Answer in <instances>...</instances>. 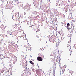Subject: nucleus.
<instances>
[{
    "instance_id": "f257e3e1",
    "label": "nucleus",
    "mask_w": 76,
    "mask_h": 76,
    "mask_svg": "<svg viewBox=\"0 0 76 76\" xmlns=\"http://www.w3.org/2000/svg\"><path fill=\"white\" fill-rule=\"evenodd\" d=\"M37 60L40 61H42V59L41 57H37Z\"/></svg>"
},
{
    "instance_id": "f03ea898",
    "label": "nucleus",
    "mask_w": 76,
    "mask_h": 76,
    "mask_svg": "<svg viewBox=\"0 0 76 76\" xmlns=\"http://www.w3.org/2000/svg\"><path fill=\"white\" fill-rule=\"evenodd\" d=\"M29 50L31 48V45H27L26 46H25Z\"/></svg>"
},
{
    "instance_id": "7ed1b4c3",
    "label": "nucleus",
    "mask_w": 76,
    "mask_h": 76,
    "mask_svg": "<svg viewBox=\"0 0 76 76\" xmlns=\"http://www.w3.org/2000/svg\"><path fill=\"white\" fill-rule=\"evenodd\" d=\"M36 38H37L38 41H39V40H40V37L37 35H36Z\"/></svg>"
},
{
    "instance_id": "20e7f679",
    "label": "nucleus",
    "mask_w": 76,
    "mask_h": 76,
    "mask_svg": "<svg viewBox=\"0 0 76 76\" xmlns=\"http://www.w3.org/2000/svg\"><path fill=\"white\" fill-rule=\"evenodd\" d=\"M72 15H69L68 16V19H72Z\"/></svg>"
},
{
    "instance_id": "39448f33",
    "label": "nucleus",
    "mask_w": 76,
    "mask_h": 76,
    "mask_svg": "<svg viewBox=\"0 0 76 76\" xmlns=\"http://www.w3.org/2000/svg\"><path fill=\"white\" fill-rule=\"evenodd\" d=\"M72 74H73V72L72 71H70L69 72V75H72Z\"/></svg>"
},
{
    "instance_id": "423d86ee",
    "label": "nucleus",
    "mask_w": 76,
    "mask_h": 76,
    "mask_svg": "<svg viewBox=\"0 0 76 76\" xmlns=\"http://www.w3.org/2000/svg\"><path fill=\"white\" fill-rule=\"evenodd\" d=\"M30 29L31 31H35V28L32 27V26H31Z\"/></svg>"
},
{
    "instance_id": "0eeeda50",
    "label": "nucleus",
    "mask_w": 76,
    "mask_h": 76,
    "mask_svg": "<svg viewBox=\"0 0 76 76\" xmlns=\"http://www.w3.org/2000/svg\"><path fill=\"white\" fill-rule=\"evenodd\" d=\"M29 62L31 63V64H32L33 65H34V63L32 62V61H30Z\"/></svg>"
},
{
    "instance_id": "6e6552de",
    "label": "nucleus",
    "mask_w": 76,
    "mask_h": 76,
    "mask_svg": "<svg viewBox=\"0 0 76 76\" xmlns=\"http://www.w3.org/2000/svg\"><path fill=\"white\" fill-rule=\"evenodd\" d=\"M19 6L20 7H23V4L21 3H20Z\"/></svg>"
},
{
    "instance_id": "1a4fd4ad",
    "label": "nucleus",
    "mask_w": 76,
    "mask_h": 76,
    "mask_svg": "<svg viewBox=\"0 0 76 76\" xmlns=\"http://www.w3.org/2000/svg\"><path fill=\"white\" fill-rule=\"evenodd\" d=\"M17 26L16 25H14L13 26V28H15V29L16 28H17Z\"/></svg>"
},
{
    "instance_id": "9d476101",
    "label": "nucleus",
    "mask_w": 76,
    "mask_h": 76,
    "mask_svg": "<svg viewBox=\"0 0 76 76\" xmlns=\"http://www.w3.org/2000/svg\"><path fill=\"white\" fill-rule=\"evenodd\" d=\"M65 71V69H63V70H62L63 73H64V72Z\"/></svg>"
},
{
    "instance_id": "9b49d317",
    "label": "nucleus",
    "mask_w": 76,
    "mask_h": 76,
    "mask_svg": "<svg viewBox=\"0 0 76 76\" xmlns=\"http://www.w3.org/2000/svg\"><path fill=\"white\" fill-rule=\"evenodd\" d=\"M70 26V24H69V23H68L67 24V26Z\"/></svg>"
},
{
    "instance_id": "f8f14e48",
    "label": "nucleus",
    "mask_w": 76,
    "mask_h": 76,
    "mask_svg": "<svg viewBox=\"0 0 76 76\" xmlns=\"http://www.w3.org/2000/svg\"><path fill=\"white\" fill-rule=\"evenodd\" d=\"M74 47H75V49H76V45H75L74 46Z\"/></svg>"
},
{
    "instance_id": "ddd939ff",
    "label": "nucleus",
    "mask_w": 76,
    "mask_h": 76,
    "mask_svg": "<svg viewBox=\"0 0 76 76\" xmlns=\"http://www.w3.org/2000/svg\"><path fill=\"white\" fill-rule=\"evenodd\" d=\"M68 30H69L71 28H70V27H68Z\"/></svg>"
},
{
    "instance_id": "4468645a",
    "label": "nucleus",
    "mask_w": 76,
    "mask_h": 76,
    "mask_svg": "<svg viewBox=\"0 0 76 76\" xmlns=\"http://www.w3.org/2000/svg\"><path fill=\"white\" fill-rule=\"evenodd\" d=\"M57 19H56V18L55 19V22H57Z\"/></svg>"
},
{
    "instance_id": "2eb2a0df",
    "label": "nucleus",
    "mask_w": 76,
    "mask_h": 76,
    "mask_svg": "<svg viewBox=\"0 0 76 76\" xmlns=\"http://www.w3.org/2000/svg\"><path fill=\"white\" fill-rule=\"evenodd\" d=\"M52 70V69H50V71H51Z\"/></svg>"
},
{
    "instance_id": "dca6fc26",
    "label": "nucleus",
    "mask_w": 76,
    "mask_h": 76,
    "mask_svg": "<svg viewBox=\"0 0 76 76\" xmlns=\"http://www.w3.org/2000/svg\"><path fill=\"white\" fill-rule=\"evenodd\" d=\"M68 3H70V1H69H69H68Z\"/></svg>"
},
{
    "instance_id": "f3484780",
    "label": "nucleus",
    "mask_w": 76,
    "mask_h": 76,
    "mask_svg": "<svg viewBox=\"0 0 76 76\" xmlns=\"http://www.w3.org/2000/svg\"><path fill=\"white\" fill-rule=\"evenodd\" d=\"M57 48H58L57 49L58 50V47H57Z\"/></svg>"
},
{
    "instance_id": "a211bd4d",
    "label": "nucleus",
    "mask_w": 76,
    "mask_h": 76,
    "mask_svg": "<svg viewBox=\"0 0 76 76\" xmlns=\"http://www.w3.org/2000/svg\"><path fill=\"white\" fill-rule=\"evenodd\" d=\"M24 14L25 15H26V13L25 12L24 13Z\"/></svg>"
},
{
    "instance_id": "6ab92c4d",
    "label": "nucleus",
    "mask_w": 76,
    "mask_h": 76,
    "mask_svg": "<svg viewBox=\"0 0 76 76\" xmlns=\"http://www.w3.org/2000/svg\"><path fill=\"white\" fill-rule=\"evenodd\" d=\"M20 38H23V37H20Z\"/></svg>"
},
{
    "instance_id": "aec40b11",
    "label": "nucleus",
    "mask_w": 76,
    "mask_h": 76,
    "mask_svg": "<svg viewBox=\"0 0 76 76\" xmlns=\"http://www.w3.org/2000/svg\"><path fill=\"white\" fill-rule=\"evenodd\" d=\"M2 71H3V72H4V70H2Z\"/></svg>"
},
{
    "instance_id": "412c9836",
    "label": "nucleus",
    "mask_w": 76,
    "mask_h": 76,
    "mask_svg": "<svg viewBox=\"0 0 76 76\" xmlns=\"http://www.w3.org/2000/svg\"><path fill=\"white\" fill-rule=\"evenodd\" d=\"M14 35H15V34H14Z\"/></svg>"
},
{
    "instance_id": "4be33fe9",
    "label": "nucleus",
    "mask_w": 76,
    "mask_h": 76,
    "mask_svg": "<svg viewBox=\"0 0 76 76\" xmlns=\"http://www.w3.org/2000/svg\"><path fill=\"white\" fill-rule=\"evenodd\" d=\"M14 33H15V32H14Z\"/></svg>"
},
{
    "instance_id": "5701e85b",
    "label": "nucleus",
    "mask_w": 76,
    "mask_h": 76,
    "mask_svg": "<svg viewBox=\"0 0 76 76\" xmlns=\"http://www.w3.org/2000/svg\"><path fill=\"white\" fill-rule=\"evenodd\" d=\"M69 46H70V45H69Z\"/></svg>"
},
{
    "instance_id": "b1692460",
    "label": "nucleus",
    "mask_w": 76,
    "mask_h": 76,
    "mask_svg": "<svg viewBox=\"0 0 76 76\" xmlns=\"http://www.w3.org/2000/svg\"><path fill=\"white\" fill-rule=\"evenodd\" d=\"M65 76H66V75Z\"/></svg>"
}]
</instances>
